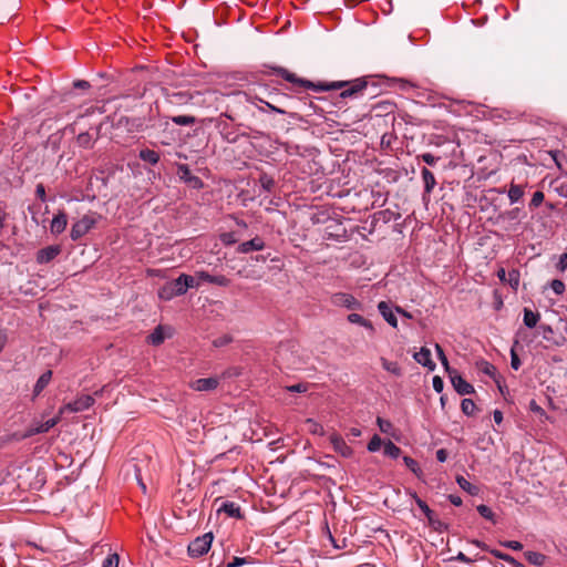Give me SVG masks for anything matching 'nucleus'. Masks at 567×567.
I'll return each mask as SVG.
<instances>
[{"label":"nucleus","mask_w":567,"mask_h":567,"mask_svg":"<svg viewBox=\"0 0 567 567\" xmlns=\"http://www.w3.org/2000/svg\"><path fill=\"white\" fill-rule=\"evenodd\" d=\"M271 70L286 81L307 90H312L316 92H326L343 89L340 93L341 99L358 97L368 86V81L364 78H358L352 81L315 83L309 80L298 78L295 73L281 66H274L271 68Z\"/></svg>","instance_id":"1"},{"label":"nucleus","mask_w":567,"mask_h":567,"mask_svg":"<svg viewBox=\"0 0 567 567\" xmlns=\"http://www.w3.org/2000/svg\"><path fill=\"white\" fill-rule=\"evenodd\" d=\"M212 542V533H207L204 534L203 536L195 538L193 542H190L187 548L189 556L194 558L203 556L209 550Z\"/></svg>","instance_id":"2"},{"label":"nucleus","mask_w":567,"mask_h":567,"mask_svg":"<svg viewBox=\"0 0 567 567\" xmlns=\"http://www.w3.org/2000/svg\"><path fill=\"white\" fill-rule=\"evenodd\" d=\"M96 219L93 216L85 215L72 225L70 237L78 240L87 234L95 225Z\"/></svg>","instance_id":"3"},{"label":"nucleus","mask_w":567,"mask_h":567,"mask_svg":"<svg viewBox=\"0 0 567 567\" xmlns=\"http://www.w3.org/2000/svg\"><path fill=\"white\" fill-rule=\"evenodd\" d=\"M331 303L336 307H343L350 310H361L362 303L352 295L336 292L331 296Z\"/></svg>","instance_id":"4"},{"label":"nucleus","mask_w":567,"mask_h":567,"mask_svg":"<svg viewBox=\"0 0 567 567\" xmlns=\"http://www.w3.org/2000/svg\"><path fill=\"white\" fill-rule=\"evenodd\" d=\"M183 290V284L178 278L165 282L159 289H158V297L163 300H171L174 297L184 295Z\"/></svg>","instance_id":"5"},{"label":"nucleus","mask_w":567,"mask_h":567,"mask_svg":"<svg viewBox=\"0 0 567 567\" xmlns=\"http://www.w3.org/2000/svg\"><path fill=\"white\" fill-rule=\"evenodd\" d=\"M449 377L451 379L452 385L455 391L461 394H471L474 392V386L470 384L466 380H464L456 370H452L449 372Z\"/></svg>","instance_id":"6"},{"label":"nucleus","mask_w":567,"mask_h":567,"mask_svg":"<svg viewBox=\"0 0 567 567\" xmlns=\"http://www.w3.org/2000/svg\"><path fill=\"white\" fill-rule=\"evenodd\" d=\"M177 174L182 181L188 184L190 187L195 189H200L204 186L203 181L192 174L189 167L186 164H179L177 167Z\"/></svg>","instance_id":"7"},{"label":"nucleus","mask_w":567,"mask_h":567,"mask_svg":"<svg viewBox=\"0 0 567 567\" xmlns=\"http://www.w3.org/2000/svg\"><path fill=\"white\" fill-rule=\"evenodd\" d=\"M95 400L91 395H81L72 402L64 404V410L76 413L87 410L94 404Z\"/></svg>","instance_id":"8"},{"label":"nucleus","mask_w":567,"mask_h":567,"mask_svg":"<svg viewBox=\"0 0 567 567\" xmlns=\"http://www.w3.org/2000/svg\"><path fill=\"white\" fill-rule=\"evenodd\" d=\"M55 421H45V422H33L22 434H20L19 439H28L33 435L40 434V433H47L52 427H54Z\"/></svg>","instance_id":"9"},{"label":"nucleus","mask_w":567,"mask_h":567,"mask_svg":"<svg viewBox=\"0 0 567 567\" xmlns=\"http://www.w3.org/2000/svg\"><path fill=\"white\" fill-rule=\"evenodd\" d=\"M330 443L333 450L342 455L343 457H350L353 454V450L346 443L341 435L333 433L330 435Z\"/></svg>","instance_id":"10"},{"label":"nucleus","mask_w":567,"mask_h":567,"mask_svg":"<svg viewBox=\"0 0 567 567\" xmlns=\"http://www.w3.org/2000/svg\"><path fill=\"white\" fill-rule=\"evenodd\" d=\"M20 8V0H0V23L12 17Z\"/></svg>","instance_id":"11"},{"label":"nucleus","mask_w":567,"mask_h":567,"mask_svg":"<svg viewBox=\"0 0 567 567\" xmlns=\"http://www.w3.org/2000/svg\"><path fill=\"white\" fill-rule=\"evenodd\" d=\"M61 252V247L58 245L48 246L45 248L40 249L37 252V262L38 264H48L53 260Z\"/></svg>","instance_id":"12"},{"label":"nucleus","mask_w":567,"mask_h":567,"mask_svg":"<svg viewBox=\"0 0 567 567\" xmlns=\"http://www.w3.org/2000/svg\"><path fill=\"white\" fill-rule=\"evenodd\" d=\"M219 384L218 378L197 379L192 382L190 388L195 391L204 392L215 390Z\"/></svg>","instance_id":"13"},{"label":"nucleus","mask_w":567,"mask_h":567,"mask_svg":"<svg viewBox=\"0 0 567 567\" xmlns=\"http://www.w3.org/2000/svg\"><path fill=\"white\" fill-rule=\"evenodd\" d=\"M196 276L200 281H206V282L214 284V285H217L220 287H228L230 284V280L223 275L213 276V275L208 274L207 271H199L196 274Z\"/></svg>","instance_id":"14"},{"label":"nucleus","mask_w":567,"mask_h":567,"mask_svg":"<svg viewBox=\"0 0 567 567\" xmlns=\"http://www.w3.org/2000/svg\"><path fill=\"white\" fill-rule=\"evenodd\" d=\"M68 225V216L64 212H59L52 219L50 230L54 235L63 233Z\"/></svg>","instance_id":"15"},{"label":"nucleus","mask_w":567,"mask_h":567,"mask_svg":"<svg viewBox=\"0 0 567 567\" xmlns=\"http://www.w3.org/2000/svg\"><path fill=\"white\" fill-rule=\"evenodd\" d=\"M265 248V243L260 237H255L248 241L241 243L237 251L240 254H248L252 250H262Z\"/></svg>","instance_id":"16"},{"label":"nucleus","mask_w":567,"mask_h":567,"mask_svg":"<svg viewBox=\"0 0 567 567\" xmlns=\"http://www.w3.org/2000/svg\"><path fill=\"white\" fill-rule=\"evenodd\" d=\"M414 360L422 364L423 367L429 368V370L433 371L435 369V363L431 359L430 349L422 347L419 352L414 354Z\"/></svg>","instance_id":"17"},{"label":"nucleus","mask_w":567,"mask_h":567,"mask_svg":"<svg viewBox=\"0 0 567 567\" xmlns=\"http://www.w3.org/2000/svg\"><path fill=\"white\" fill-rule=\"evenodd\" d=\"M378 310L383 317V319L393 328L398 327V319L393 311L391 310L390 306L385 301H380L378 305Z\"/></svg>","instance_id":"18"},{"label":"nucleus","mask_w":567,"mask_h":567,"mask_svg":"<svg viewBox=\"0 0 567 567\" xmlns=\"http://www.w3.org/2000/svg\"><path fill=\"white\" fill-rule=\"evenodd\" d=\"M218 512L226 513L229 517L234 518H243L241 509L238 504L234 502H225L223 505L218 508Z\"/></svg>","instance_id":"19"},{"label":"nucleus","mask_w":567,"mask_h":567,"mask_svg":"<svg viewBox=\"0 0 567 567\" xmlns=\"http://www.w3.org/2000/svg\"><path fill=\"white\" fill-rule=\"evenodd\" d=\"M421 174H422V179L424 183V193L431 194L436 185L435 177H434L433 173L426 167L422 168Z\"/></svg>","instance_id":"20"},{"label":"nucleus","mask_w":567,"mask_h":567,"mask_svg":"<svg viewBox=\"0 0 567 567\" xmlns=\"http://www.w3.org/2000/svg\"><path fill=\"white\" fill-rule=\"evenodd\" d=\"M51 378H52L51 370H48L40 375V378L38 379L35 385H34V389H33L34 396H38L45 389V386L50 383Z\"/></svg>","instance_id":"21"},{"label":"nucleus","mask_w":567,"mask_h":567,"mask_svg":"<svg viewBox=\"0 0 567 567\" xmlns=\"http://www.w3.org/2000/svg\"><path fill=\"white\" fill-rule=\"evenodd\" d=\"M138 157L150 163L151 165H156L159 162V154L150 148H143L140 151Z\"/></svg>","instance_id":"22"},{"label":"nucleus","mask_w":567,"mask_h":567,"mask_svg":"<svg viewBox=\"0 0 567 567\" xmlns=\"http://www.w3.org/2000/svg\"><path fill=\"white\" fill-rule=\"evenodd\" d=\"M539 319H540V315L538 312H534V311H532L528 308H524L523 321H524V324L527 328L532 329V328L536 327V324L538 323Z\"/></svg>","instance_id":"23"},{"label":"nucleus","mask_w":567,"mask_h":567,"mask_svg":"<svg viewBox=\"0 0 567 567\" xmlns=\"http://www.w3.org/2000/svg\"><path fill=\"white\" fill-rule=\"evenodd\" d=\"M348 321L351 322V323L360 324L363 328L370 330L371 332H374V328H373L372 322L370 320L363 318L359 313H350L348 316Z\"/></svg>","instance_id":"24"},{"label":"nucleus","mask_w":567,"mask_h":567,"mask_svg":"<svg viewBox=\"0 0 567 567\" xmlns=\"http://www.w3.org/2000/svg\"><path fill=\"white\" fill-rule=\"evenodd\" d=\"M524 556L529 564L535 566H543L546 561V556L538 551L528 550L525 551Z\"/></svg>","instance_id":"25"},{"label":"nucleus","mask_w":567,"mask_h":567,"mask_svg":"<svg viewBox=\"0 0 567 567\" xmlns=\"http://www.w3.org/2000/svg\"><path fill=\"white\" fill-rule=\"evenodd\" d=\"M165 340V333L162 326H157L154 331L148 336V342L153 346H159Z\"/></svg>","instance_id":"26"},{"label":"nucleus","mask_w":567,"mask_h":567,"mask_svg":"<svg viewBox=\"0 0 567 567\" xmlns=\"http://www.w3.org/2000/svg\"><path fill=\"white\" fill-rule=\"evenodd\" d=\"M456 482L458 484V486L467 492L468 494L471 495H477L478 494V487L473 485L472 483H470L465 477L463 476H457L456 477Z\"/></svg>","instance_id":"27"},{"label":"nucleus","mask_w":567,"mask_h":567,"mask_svg":"<svg viewBox=\"0 0 567 567\" xmlns=\"http://www.w3.org/2000/svg\"><path fill=\"white\" fill-rule=\"evenodd\" d=\"M524 196V189L522 186L516 184H511L508 189V198L511 203H517Z\"/></svg>","instance_id":"28"},{"label":"nucleus","mask_w":567,"mask_h":567,"mask_svg":"<svg viewBox=\"0 0 567 567\" xmlns=\"http://www.w3.org/2000/svg\"><path fill=\"white\" fill-rule=\"evenodd\" d=\"M172 122L176 125L188 126L196 123V117L193 115H176L171 117Z\"/></svg>","instance_id":"29"},{"label":"nucleus","mask_w":567,"mask_h":567,"mask_svg":"<svg viewBox=\"0 0 567 567\" xmlns=\"http://www.w3.org/2000/svg\"><path fill=\"white\" fill-rule=\"evenodd\" d=\"M383 453L389 457L398 458L401 454V449L396 446L393 442L388 441L386 443H384Z\"/></svg>","instance_id":"30"},{"label":"nucleus","mask_w":567,"mask_h":567,"mask_svg":"<svg viewBox=\"0 0 567 567\" xmlns=\"http://www.w3.org/2000/svg\"><path fill=\"white\" fill-rule=\"evenodd\" d=\"M416 505L420 507V509L424 513V515L427 517L429 522L433 523V511L427 506V504L422 501L420 497H417L416 494L413 495Z\"/></svg>","instance_id":"31"},{"label":"nucleus","mask_w":567,"mask_h":567,"mask_svg":"<svg viewBox=\"0 0 567 567\" xmlns=\"http://www.w3.org/2000/svg\"><path fill=\"white\" fill-rule=\"evenodd\" d=\"M462 412L468 416H472L476 412V405L471 399H463L461 402Z\"/></svg>","instance_id":"32"},{"label":"nucleus","mask_w":567,"mask_h":567,"mask_svg":"<svg viewBox=\"0 0 567 567\" xmlns=\"http://www.w3.org/2000/svg\"><path fill=\"white\" fill-rule=\"evenodd\" d=\"M381 361H382V367L384 370H386L388 372H390L394 375H401V368L399 367V364L396 362L389 361L384 358H382Z\"/></svg>","instance_id":"33"},{"label":"nucleus","mask_w":567,"mask_h":567,"mask_svg":"<svg viewBox=\"0 0 567 567\" xmlns=\"http://www.w3.org/2000/svg\"><path fill=\"white\" fill-rule=\"evenodd\" d=\"M126 124L130 125L131 131L142 132L146 127L144 121L140 117L126 118Z\"/></svg>","instance_id":"34"},{"label":"nucleus","mask_w":567,"mask_h":567,"mask_svg":"<svg viewBox=\"0 0 567 567\" xmlns=\"http://www.w3.org/2000/svg\"><path fill=\"white\" fill-rule=\"evenodd\" d=\"M179 279L183 284V290L186 292L189 288L198 286V282L195 281V278L190 275L182 274Z\"/></svg>","instance_id":"35"},{"label":"nucleus","mask_w":567,"mask_h":567,"mask_svg":"<svg viewBox=\"0 0 567 567\" xmlns=\"http://www.w3.org/2000/svg\"><path fill=\"white\" fill-rule=\"evenodd\" d=\"M306 424L308 425V431L312 434H318V435H323L324 434V430H323V426L313 421L312 419H308L306 421Z\"/></svg>","instance_id":"36"},{"label":"nucleus","mask_w":567,"mask_h":567,"mask_svg":"<svg viewBox=\"0 0 567 567\" xmlns=\"http://www.w3.org/2000/svg\"><path fill=\"white\" fill-rule=\"evenodd\" d=\"M76 142L78 144L81 146V147H84V148H90L92 147V137L91 135L85 132V133H80L76 137Z\"/></svg>","instance_id":"37"},{"label":"nucleus","mask_w":567,"mask_h":567,"mask_svg":"<svg viewBox=\"0 0 567 567\" xmlns=\"http://www.w3.org/2000/svg\"><path fill=\"white\" fill-rule=\"evenodd\" d=\"M435 350H436V353H437V358L439 360L441 361V363L443 364V367L445 368V371L449 373L451 372L453 369L450 368L449 365V360L442 349V347L440 344H435Z\"/></svg>","instance_id":"38"},{"label":"nucleus","mask_w":567,"mask_h":567,"mask_svg":"<svg viewBox=\"0 0 567 567\" xmlns=\"http://www.w3.org/2000/svg\"><path fill=\"white\" fill-rule=\"evenodd\" d=\"M550 288L556 295H563L566 290L565 284L560 279H554L549 284Z\"/></svg>","instance_id":"39"},{"label":"nucleus","mask_w":567,"mask_h":567,"mask_svg":"<svg viewBox=\"0 0 567 567\" xmlns=\"http://www.w3.org/2000/svg\"><path fill=\"white\" fill-rule=\"evenodd\" d=\"M259 182H260L261 187L267 192H270L275 185L274 179L266 174L260 176Z\"/></svg>","instance_id":"40"},{"label":"nucleus","mask_w":567,"mask_h":567,"mask_svg":"<svg viewBox=\"0 0 567 567\" xmlns=\"http://www.w3.org/2000/svg\"><path fill=\"white\" fill-rule=\"evenodd\" d=\"M381 445H382V440L379 435L375 434L368 443V451L377 452L380 450Z\"/></svg>","instance_id":"41"},{"label":"nucleus","mask_w":567,"mask_h":567,"mask_svg":"<svg viewBox=\"0 0 567 567\" xmlns=\"http://www.w3.org/2000/svg\"><path fill=\"white\" fill-rule=\"evenodd\" d=\"M394 106H395L394 103H392L390 101H381L378 104H375L374 107L377 110H381L382 112L389 114V113L393 112Z\"/></svg>","instance_id":"42"},{"label":"nucleus","mask_w":567,"mask_h":567,"mask_svg":"<svg viewBox=\"0 0 567 567\" xmlns=\"http://www.w3.org/2000/svg\"><path fill=\"white\" fill-rule=\"evenodd\" d=\"M477 512L480 513V515L482 517H484L488 520H493V518H494V513L492 512V509L484 504L477 506Z\"/></svg>","instance_id":"43"},{"label":"nucleus","mask_w":567,"mask_h":567,"mask_svg":"<svg viewBox=\"0 0 567 567\" xmlns=\"http://www.w3.org/2000/svg\"><path fill=\"white\" fill-rule=\"evenodd\" d=\"M377 424L382 433H389L392 429V423L382 417H377Z\"/></svg>","instance_id":"44"},{"label":"nucleus","mask_w":567,"mask_h":567,"mask_svg":"<svg viewBox=\"0 0 567 567\" xmlns=\"http://www.w3.org/2000/svg\"><path fill=\"white\" fill-rule=\"evenodd\" d=\"M118 560L117 554L109 555L103 561V567H118Z\"/></svg>","instance_id":"45"},{"label":"nucleus","mask_w":567,"mask_h":567,"mask_svg":"<svg viewBox=\"0 0 567 567\" xmlns=\"http://www.w3.org/2000/svg\"><path fill=\"white\" fill-rule=\"evenodd\" d=\"M403 462L413 473L416 474L420 471V466L414 458L410 456H404Z\"/></svg>","instance_id":"46"},{"label":"nucleus","mask_w":567,"mask_h":567,"mask_svg":"<svg viewBox=\"0 0 567 567\" xmlns=\"http://www.w3.org/2000/svg\"><path fill=\"white\" fill-rule=\"evenodd\" d=\"M544 202V193L537 190L534 193L532 200L529 203L530 207H538Z\"/></svg>","instance_id":"47"},{"label":"nucleus","mask_w":567,"mask_h":567,"mask_svg":"<svg viewBox=\"0 0 567 567\" xmlns=\"http://www.w3.org/2000/svg\"><path fill=\"white\" fill-rule=\"evenodd\" d=\"M481 370L483 373H485L489 377H493V378L495 377L496 368L486 361L482 362Z\"/></svg>","instance_id":"48"},{"label":"nucleus","mask_w":567,"mask_h":567,"mask_svg":"<svg viewBox=\"0 0 567 567\" xmlns=\"http://www.w3.org/2000/svg\"><path fill=\"white\" fill-rule=\"evenodd\" d=\"M520 364L522 363H520L518 354L516 353L515 349L512 348V350H511V367L514 370H518L520 368Z\"/></svg>","instance_id":"49"},{"label":"nucleus","mask_w":567,"mask_h":567,"mask_svg":"<svg viewBox=\"0 0 567 567\" xmlns=\"http://www.w3.org/2000/svg\"><path fill=\"white\" fill-rule=\"evenodd\" d=\"M420 158L426 163L427 165H435L437 163V161L440 159L439 157H435L434 155H432L431 153H424L422 155H420Z\"/></svg>","instance_id":"50"},{"label":"nucleus","mask_w":567,"mask_h":567,"mask_svg":"<svg viewBox=\"0 0 567 567\" xmlns=\"http://www.w3.org/2000/svg\"><path fill=\"white\" fill-rule=\"evenodd\" d=\"M501 544H502V546H504L506 548H511L513 550H520V549H523V544L517 542V540H507V542H503Z\"/></svg>","instance_id":"51"},{"label":"nucleus","mask_w":567,"mask_h":567,"mask_svg":"<svg viewBox=\"0 0 567 567\" xmlns=\"http://www.w3.org/2000/svg\"><path fill=\"white\" fill-rule=\"evenodd\" d=\"M248 563V558L246 557H234L230 563L227 564L226 567H239Z\"/></svg>","instance_id":"52"},{"label":"nucleus","mask_w":567,"mask_h":567,"mask_svg":"<svg viewBox=\"0 0 567 567\" xmlns=\"http://www.w3.org/2000/svg\"><path fill=\"white\" fill-rule=\"evenodd\" d=\"M443 388H444V382L443 380L439 377V375H435L433 378V389L437 392V393H441L443 391Z\"/></svg>","instance_id":"53"},{"label":"nucleus","mask_w":567,"mask_h":567,"mask_svg":"<svg viewBox=\"0 0 567 567\" xmlns=\"http://www.w3.org/2000/svg\"><path fill=\"white\" fill-rule=\"evenodd\" d=\"M220 239L225 245H231L236 243L234 233H225L220 236Z\"/></svg>","instance_id":"54"},{"label":"nucleus","mask_w":567,"mask_h":567,"mask_svg":"<svg viewBox=\"0 0 567 567\" xmlns=\"http://www.w3.org/2000/svg\"><path fill=\"white\" fill-rule=\"evenodd\" d=\"M509 284L515 289L518 287L519 274L516 270L509 272Z\"/></svg>","instance_id":"55"},{"label":"nucleus","mask_w":567,"mask_h":567,"mask_svg":"<svg viewBox=\"0 0 567 567\" xmlns=\"http://www.w3.org/2000/svg\"><path fill=\"white\" fill-rule=\"evenodd\" d=\"M35 195L42 202L47 200L45 188L43 184H38L35 188Z\"/></svg>","instance_id":"56"},{"label":"nucleus","mask_w":567,"mask_h":567,"mask_svg":"<svg viewBox=\"0 0 567 567\" xmlns=\"http://www.w3.org/2000/svg\"><path fill=\"white\" fill-rule=\"evenodd\" d=\"M308 386L305 383H298L287 388V390L290 392H306Z\"/></svg>","instance_id":"57"},{"label":"nucleus","mask_w":567,"mask_h":567,"mask_svg":"<svg viewBox=\"0 0 567 567\" xmlns=\"http://www.w3.org/2000/svg\"><path fill=\"white\" fill-rule=\"evenodd\" d=\"M499 559L507 561L515 567H525L522 563L517 561L514 557L507 554V556H499Z\"/></svg>","instance_id":"58"},{"label":"nucleus","mask_w":567,"mask_h":567,"mask_svg":"<svg viewBox=\"0 0 567 567\" xmlns=\"http://www.w3.org/2000/svg\"><path fill=\"white\" fill-rule=\"evenodd\" d=\"M557 268L560 271H564L567 269V252L560 255L559 261L557 264Z\"/></svg>","instance_id":"59"},{"label":"nucleus","mask_w":567,"mask_h":567,"mask_svg":"<svg viewBox=\"0 0 567 567\" xmlns=\"http://www.w3.org/2000/svg\"><path fill=\"white\" fill-rule=\"evenodd\" d=\"M529 409H530V411H533V412H535V413H537V414H539V415H545V411H544V409H543V408H540V406L536 403V401H535V400H532V401L529 402Z\"/></svg>","instance_id":"60"},{"label":"nucleus","mask_w":567,"mask_h":567,"mask_svg":"<svg viewBox=\"0 0 567 567\" xmlns=\"http://www.w3.org/2000/svg\"><path fill=\"white\" fill-rule=\"evenodd\" d=\"M66 412H68V410H64V405H63L59 409L56 415L53 416L52 419H49L48 421H55L54 422V426H55L62 420L64 413H66Z\"/></svg>","instance_id":"61"},{"label":"nucleus","mask_w":567,"mask_h":567,"mask_svg":"<svg viewBox=\"0 0 567 567\" xmlns=\"http://www.w3.org/2000/svg\"><path fill=\"white\" fill-rule=\"evenodd\" d=\"M436 458L439 462L443 463L447 458V452L444 449H440L436 451Z\"/></svg>","instance_id":"62"},{"label":"nucleus","mask_w":567,"mask_h":567,"mask_svg":"<svg viewBox=\"0 0 567 567\" xmlns=\"http://www.w3.org/2000/svg\"><path fill=\"white\" fill-rule=\"evenodd\" d=\"M449 499L455 506H461L462 505V498L460 496H457V495L451 494V495H449Z\"/></svg>","instance_id":"63"},{"label":"nucleus","mask_w":567,"mask_h":567,"mask_svg":"<svg viewBox=\"0 0 567 567\" xmlns=\"http://www.w3.org/2000/svg\"><path fill=\"white\" fill-rule=\"evenodd\" d=\"M74 86L79 87V89H89L90 87V83L84 81V80H79V81L74 82Z\"/></svg>","instance_id":"64"}]
</instances>
